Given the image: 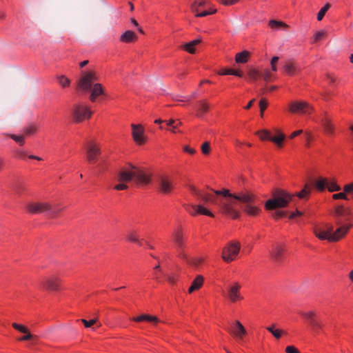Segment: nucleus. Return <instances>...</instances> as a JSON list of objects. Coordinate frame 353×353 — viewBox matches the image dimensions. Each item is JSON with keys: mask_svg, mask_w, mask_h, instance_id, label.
<instances>
[{"mask_svg": "<svg viewBox=\"0 0 353 353\" xmlns=\"http://www.w3.org/2000/svg\"><path fill=\"white\" fill-rule=\"evenodd\" d=\"M189 190L197 199L206 203L216 205L223 214L233 219L239 216L236 209L238 201L243 205L244 212L250 216H256L261 211L256 196L250 192H241L235 194L230 193L229 190L225 189L207 192L199 190L192 185L189 186Z\"/></svg>", "mask_w": 353, "mask_h": 353, "instance_id": "f257e3e1", "label": "nucleus"}, {"mask_svg": "<svg viewBox=\"0 0 353 353\" xmlns=\"http://www.w3.org/2000/svg\"><path fill=\"white\" fill-rule=\"evenodd\" d=\"M117 181L119 183L114 186L116 190H124L128 188L126 183L133 181L137 185H148L151 181L150 175L145 171L128 164L123 168L117 174Z\"/></svg>", "mask_w": 353, "mask_h": 353, "instance_id": "f03ea898", "label": "nucleus"}, {"mask_svg": "<svg viewBox=\"0 0 353 353\" xmlns=\"http://www.w3.org/2000/svg\"><path fill=\"white\" fill-rule=\"evenodd\" d=\"M98 80L96 73L88 71L82 73L78 83V89L83 92H91L90 100L94 102L98 97L103 94V89L101 83H97Z\"/></svg>", "mask_w": 353, "mask_h": 353, "instance_id": "7ed1b4c3", "label": "nucleus"}, {"mask_svg": "<svg viewBox=\"0 0 353 353\" xmlns=\"http://www.w3.org/2000/svg\"><path fill=\"white\" fill-rule=\"evenodd\" d=\"M294 195L290 194L281 190H276L273 193V198L266 201L265 208L266 210H273L277 208L285 207Z\"/></svg>", "mask_w": 353, "mask_h": 353, "instance_id": "20e7f679", "label": "nucleus"}, {"mask_svg": "<svg viewBox=\"0 0 353 353\" xmlns=\"http://www.w3.org/2000/svg\"><path fill=\"white\" fill-rule=\"evenodd\" d=\"M93 112L90 108L83 102L77 103L73 105L71 110V115L74 123H82L91 118Z\"/></svg>", "mask_w": 353, "mask_h": 353, "instance_id": "39448f33", "label": "nucleus"}, {"mask_svg": "<svg viewBox=\"0 0 353 353\" xmlns=\"http://www.w3.org/2000/svg\"><path fill=\"white\" fill-rule=\"evenodd\" d=\"M242 285L239 281H231L225 287V297L232 303L241 301L244 296L241 293Z\"/></svg>", "mask_w": 353, "mask_h": 353, "instance_id": "423d86ee", "label": "nucleus"}, {"mask_svg": "<svg viewBox=\"0 0 353 353\" xmlns=\"http://www.w3.org/2000/svg\"><path fill=\"white\" fill-rule=\"evenodd\" d=\"M241 248V243L237 241L228 242L222 250V259L228 263L234 261L237 259Z\"/></svg>", "mask_w": 353, "mask_h": 353, "instance_id": "0eeeda50", "label": "nucleus"}, {"mask_svg": "<svg viewBox=\"0 0 353 353\" xmlns=\"http://www.w3.org/2000/svg\"><path fill=\"white\" fill-rule=\"evenodd\" d=\"M274 132L276 135L272 136L270 130L263 129L256 132V134L262 141H270L274 143L279 148L283 147V142L285 139V134L278 128H274Z\"/></svg>", "mask_w": 353, "mask_h": 353, "instance_id": "6e6552de", "label": "nucleus"}, {"mask_svg": "<svg viewBox=\"0 0 353 353\" xmlns=\"http://www.w3.org/2000/svg\"><path fill=\"white\" fill-rule=\"evenodd\" d=\"M153 257L155 258L158 261V264H157L154 267L153 274H154V278L156 279H159L162 277H166L170 283L174 284L176 282L177 279L174 275H172L171 273L165 272L164 270H163V269L161 267V264L163 265L164 263V262L166 261V259H167V257H168V256L166 254H163V255L161 256V258L156 257V256H153Z\"/></svg>", "mask_w": 353, "mask_h": 353, "instance_id": "1a4fd4ad", "label": "nucleus"}, {"mask_svg": "<svg viewBox=\"0 0 353 353\" xmlns=\"http://www.w3.org/2000/svg\"><path fill=\"white\" fill-rule=\"evenodd\" d=\"M208 3L207 0H195L191 5V10L196 17H203L216 12V9L210 8L209 10H203Z\"/></svg>", "mask_w": 353, "mask_h": 353, "instance_id": "9d476101", "label": "nucleus"}, {"mask_svg": "<svg viewBox=\"0 0 353 353\" xmlns=\"http://www.w3.org/2000/svg\"><path fill=\"white\" fill-rule=\"evenodd\" d=\"M26 210L31 214H39L43 212H48L50 214L53 216L60 211L58 209L55 210L52 208L48 203L39 202L29 203L26 205Z\"/></svg>", "mask_w": 353, "mask_h": 353, "instance_id": "9b49d317", "label": "nucleus"}, {"mask_svg": "<svg viewBox=\"0 0 353 353\" xmlns=\"http://www.w3.org/2000/svg\"><path fill=\"white\" fill-rule=\"evenodd\" d=\"M289 110L294 114H310L313 108L305 101H294L289 104Z\"/></svg>", "mask_w": 353, "mask_h": 353, "instance_id": "f8f14e48", "label": "nucleus"}, {"mask_svg": "<svg viewBox=\"0 0 353 353\" xmlns=\"http://www.w3.org/2000/svg\"><path fill=\"white\" fill-rule=\"evenodd\" d=\"M61 279L58 274H52L48 276L44 277L41 281L40 285L44 289L51 291H58L59 290Z\"/></svg>", "mask_w": 353, "mask_h": 353, "instance_id": "ddd939ff", "label": "nucleus"}, {"mask_svg": "<svg viewBox=\"0 0 353 353\" xmlns=\"http://www.w3.org/2000/svg\"><path fill=\"white\" fill-rule=\"evenodd\" d=\"M132 137L136 144L141 145L146 143L148 138L145 134V129L141 124H131Z\"/></svg>", "mask_w": 353, "mask_h": 353, "instance_id": "4468645a", "label": "nucleus"}, {"mask_svg": "<svg viewBox=\"0 0 353 353\" xmlns=\"http://www.w3.org/2000/svg\"><path fill=\"white\" fill-rule=\"evenodd\" d=\"M332 226L328 224L315 225L313 228V233L319 240H327L330 242Z\"/></svg>", "mask_w": 353, "mask_h": 353, "instance_id": "2eb2a0df", "label": "nucleus"}, {"mask_svg": "<svg viewBox=\"0 0 353 353\" xmlns=\"http://www.w3.org/2000/svg\"><path fill=\"white\" fill-rule=\"evenodd\" d=\"M333 216L336 219V225H340L343 222L348 221L352 218L350 210L343 205L336 206L334 210Z\"/></svg>", "mask_w": 353, "mask_h": 353, "instance_id": "dca6fc26", "label": "nucleus"}, {"mask_svg": "<svg viewBox=\"0 0 353 353\" xmlns=\"http://www.w3.org/2000/svg\"><path fill=\"white\" fill-rule=\"evenodd\" d=\"M172 239L178 250L179 258L185 260L187 259L186 254L182 251L183 248L184 241L181 228H177L172 234Z\"/></svg>", "mask_w": 353, "mask_h": 353, "instance_id": "f3484780", "label": "nucleus"}, {"mask_svg": "<svg viewBox=\"0 0 353 353\" xmlns=\"http://www.w3.org/2000/svg\"><path fill=\"white\" fill-rule=\"evenodd\" d=\"M231 334L239 344H244V337L247 334V331L240 321H236L232 324Z\"/></svg>", "mask_w": 353, "mask_h": 353, "instance_id": "a211bd4d", "label": "nucleus"}, {"mask_svg": "<svg viewBox=\"0 0 353 353\" xmlns=\"http://www.w3.org/2000/svg\"><path fill=\"white\" fill-rule=\"evenodd\" d=\"M303 316L308 321L312 330L315 333H319L322 329V323L318 319L316 314L313 311L304 312Z\"/></svg>", "mask_w": 353, "mask_h": 353, "instance_id": "6ab92c4d", "label": "nucleus"}, {"mask_svg": "<svg viewBox=\"0 0 353 353\" xmlns=\"http://www.w3.org/2000/svg\"><path fill=\"white\" fill-rule=\"evenodd\" d=\"M158 186L160 192L170 193L174 187V178L172 176L162 175L158 180Z\"/></svg>", "mask_w": 353, "mask_h": 353, "instance_id": "aec40b11", "label": "nucleus"}, {"mask_svg": "<svg viewBox=\"0 0 353 353\" xmlns=\"http://www.w3.org/2000/svg\"><path fill=\"white\" fill-rule=\"evenodd\" d=\"M337 225L339 227L335 231H333V229L332 230L330 242L339 241L340 239H341L347 234V233L352 227V225L350 223H343Z\"/></svg>", "mask_w": 353, "mask_h": 353, "instance_id": "412c9836", "label": "nucleus"}, {"mask_svg": "<svg viewBox=\"0 0 353 353\" xmlns=\"http://www.w3.org/2000/svg\"><path fill=\"white\" fill-rule=\"evenodd\" d=\"M100 154V149L96 143L90 142L87 146V159L90 163H95Z\"/></svg>", "mask_w": 353, "mask_h": 353, "instance_id": "4be33fe9", "label": "nucleus"}, {"mask_svg": "<svg viewBox=\"0 0 353 353\" xmlns=\"http://www.w3.org/2000/svg\"><path fill=\"white\" fill-rule=\"evenodd\" d=\"M186 210L192 216L203 214L210 217L214 216V214L202 205H190L186 208Z\"/></svg>", "mask_w": 353, "mask_h": 353, "instance_id": "5701e85b", "label": "nucleus"}, {"mask_svg": "<svg viewBox=\"0 0 353 353\" xmlns=\"http://www.w3.org/2000/svg\"><path fill=\"white\" fill-rule=\"evenodd\" d=\"M285 252V247L282 244L274 245L271 250L272 257L276 261H282Z\"/></svg>", "mask_w": 353, "mask_h": 353, "instance_id": "b1692460", "label": "nucleus"}, {"mask_svg": "<svg viewBox=\"0 0 353 353\" xmlns=\"http://www.w3.org/2000/svg\"><path fill=\"white\" fill-rule=\"evenodd\" d=\"M321 123L325 132L328 134H332L334 132V126L332 123L331 119L327 114L322 117Z\"/></svg>", "mask_w": 353, "mask_h": 353, "instance_id": "393cba45", "label": "nucleus"}, {"mask_svg": "<svg viewBox=\"0 0 353 353\" xmlns=\"http://www.w3.org/2000/svg\"><path fill=\"white\" fill-rule=\"evenodd\" d=\"M137 34L131 31V30H126L124 32L120 37V41L123 43H131L137 41Z\"/></svg>", "mask_w": 353, "mask_h": 353, "instance_id": "a878e982", "label": "nucleus"}, {"mask_svg": "<svg viewBox=\"0 0 353 353\" xmlns=\"http://www.w3.org/2000/svg\"><path fill=\"white\" fill-rule=\"evenodd\" d=\"M203 277L201 275H198L192 282L191 285L188 289V293L191 294L193 292L200 289L203 284Z\"/></svg>", "mask_w": 353, "mask_h": 353, "instance_id": "bb28decb", "label": "nucleus"}, {"mask_svg": "<svg viewBox=\"0 0 353 353\" xmlns=\"http://www.w3.org/2000/svg\"><path fill=\"white\" fill-rule=\"evenodd\" d=\"M126 239L131 242L136 243L139 245H142V240H141L139 237L138 232L135 230H130L128 232L126 235Z\"/></svg>", "mask_w": 353, "mask_h": 353, "instance_id": "cd10ccee", "label": "nucleus"}, {"mask_svg": "<svg viewBox=\"0 0 353 353\" xmlns=\"http://www.w3.org/2000/svg\"><path fill=\"white\" fill-rule=\"evenodd\" d=\"M131 320L135 322H141L146 321L149 322H153L154 323H157L159 321V319L157 316H150L148 314H141L140 316L132 318Z\"/></svg>", "mask_w": 353, "mask_h": 353, "instance_id": "c85d7f7f", "label": "nucleus"}, {"mask_svg": "<svg viewBox=\"0 0 353 353\" xmlns=\"http://www.w3.org/2000/svg\"><path fill=\"white\" fill-rule=\"evenodd\" d=\"M250 53L248 50H243L235 55V61L236 63H245L248 61Z\"/></svg>", "mask_w": 353, "mask_h": 353, "instance_id": "c756f323", "label": "nucleus"}, {"mask_svg": "<svg viewBox=\"0 0 353 353\" xmlns=\"http://www.w3.org/2000/svg\"><path fill=\"white\" fill-rule=\"evenodd\" d=\"M201 40L200 39H194L190 42L186 43L183 46L184 50L190 53L194 54L196 51V46L201 43Z\"/></svg>", "mask_w": 353, "mask_h": 353, "instance_id": "7c9ffc66", "label": "nucleus"}, {"mask_svg": "<svg viewBox=\"0 0 353 353\" xmlns=\"http://www.w3.org/2000/svg\"><path fill=\"white\" fill-rule=\"evenodd\" d=\"M181 124V122L179 120L170 119L166 121V125L168 127L166 129L171 131L172 133H177L179 132L178 130V126Z\"/></svg>", "mask_w": 353, "mask_h": 353, "instance_id": "2f4dec72", "label": "nucleus"}, {"mask_svg": "<svg viewBox=\"0 0 353 353\" xmlns=\"http://www.w3.org/2000/svg\"><path fill=\"white\" fill-rule=\"evenodd\" d=\"M208 110H209L208 103L205 101H200L198 104V108H197V110H196V116L198 117H203V114L208 111Z\"/></svg>", "mask_w": 353, "mask_h": 353, "instance_id": "473e14b6", "label": "nucleus"}, {"mask_svg": "<svg viewBox=\"0 0 353 353\" xmlns=\"http://www.w3.org/2000/svg\"><path fill=\"white\" fill-rule=\"evenodd\" d=\"M220 75H234L238 77H243V73L241 71L234 69L223 68L219 72Z\"/></svg>", "mask_w": 353, "mask_h": 353, "instance_id": "72a5a7b5", "label": "nucleus"}, {"mask_svg": "<svg viewBox=\"0 0 353 353\" xmlns=\"http://www.w3.org/2000/svg\"><path fill=\"white\" fill-rule=\"evenodd\" d=\"M328 179L326 178L319 177L314 182V185L319 191H323L326 189Z\"/></svg>", "mask_w": 353, "mask_h": 353, "instance_id": "f704fd0d", "label": "nucleus"}, {"mask_svg": "<svg viewBox=\"0 0 353 353\" xmlns=\"http://www.w3.org/2000/svg\"><path fill=\"white\" fill-rule=\"evenodd\" d=\"M284 72L289 74L293 75L296 72V67L292 62L287 63L283 67Z\"/></svg>", "mask_w": 353, "mask_h": 353, "instance_id": "c9c22d12", "label": "nucleus"}, {"mask_svg": "<svg viewBox=\"0 0 353 353\" xmlns=\"http://www.w3.org/2000/svg\"><path fill=\"white\" fill-rule=\"evenodd\" d=\"M326 188L329 192H336L341 190V187L334 180L327 181V185Z\"/></svg>", "mask_w": 353, "mask_h": 353, "instance_id": "e433bc0d", "label": "nucleus"}, {"mask_svg": "<svg viewBox=\"0 0 353 353\" xmlns=\"http://www.w3.org/2000/svg\"><path fill=\"white\" fill-rule=\"evenodd\" d=\"M268 25L272 29H279L287 26L285 23L276 20H270Z\"/></svg>", "mask_w": 353, "mask_h": 353, "instance_id": "4c0bfd02", "label": "nucleus"}, {"mask_svg": "<svg viewBox=\"0 0 353 353\" xmlns=\"http://www.w3.org/2000/svg\"><path fill=\"white\" fill-rule=\"evenodd\" d=\"M330 8V4L327 3L323 7H322L321 8V10L319 11V12L317 14V17H316L318 21H321L323 19L325 13L327 12V11L329 10Z\"/></svg>", "mask_w": 353, "mask_h": 353, "instance_id": "58836bf2", "label": "nucleus"}, {"mask_svg": "<svg viewBox=\"0 0 353 353\" xmlns=\"http://www.w3.org/2000/svg\"><path fill=\"white\" fill-rule=\"evenodd\" d=\"M260 77V72L255 69L250 70L248 72V79L250 81H256Z\"/></svg>", "mask_w": 353, "mask_h": 353, "instance_id": "ea45409f", "label": "nucleus"}, {"mask_svg": "<svg viewBox=\"0 0 353 353\" xmlns=\"http://www.w3.org/2000/svg\"><path fill=\"white\" fill-rule=\"evenodd\" d=\"M310 193V188L305 185V188L299 193L296 194V196H297L299 198L303 199H306Z\"/></svg>", "mask_w": 353, "mask_h": 353, "instance_id": "a19ab883", "label": "nucleus"}, {"mask_svg": "<svg viewBox=\"0 0 353 353\" xmlns=\"http://www.w3.org/2000/svg\"><path fill=\"white\" fill-rule=\"evenodd\" d=\"M267 330L270 332H271L275 338H276V339L281 338V334H282V331L281 330L274 329V325L267 327Z\"/></svg>", "mask_w": 353, "mask_h": 353, "instance_id": "79ce46f5", "label": "nucleus"}, {"mask_svg": "<svg viewBox=\"0 0 353 353\" xmlns=\"http://www.w3.org/2000/svg\"><path fill=\"white\" fill-rule=\"evenodd\" d=\"M325 34H326V32L324 30H320V31L316 32L313 37V39H314L313 42H318V41H321V39H323L325 37Z\"/></svg>", "mask_w": 353, "mask_h": 353, "instance_id": "37998d69", "label": "nucleus"}, {"mask_svg": "<svg viewBox=\"0 0 353 353\" xmlns=\"http://www.w3.org/2000/svg\"><path fill=\"white\" fill-rule=\"evenodd\" d=\"M12 326L14 329L18 330L19 332H21V333H28V332L29 331L28 329L23 325H21V324H19V323H13L12 324Z\"/></svg>", "mask_w": 353, "mask_h": 353, "instance_id": "c03bdc74", "label": "nucleus"}, {"mask_svg": "<svg viewBox=\"0 0 353 353\" xmlns=\"http://www.w3.org/2000/svg\"><path fill=\"white\" fill-rule=\"evenodd\" d=\"M37 127L35 125H30L24 129V134L27 136L33 134L37 132Z\"/></svg>", "mask_w": 353, "mask_h": 353, "instance_id": "a18cd8bd", "label": "nucleus"}, {"mask_svg": "<svg viewBox=\"0 0 353 353\" xmlns=\"http://www.w3.org/2000/svg\"><path fill=\"white\" fill-rule=\"evenodd\" d=\"M59 83L63 87L66 88L70 85V80L65 76H60L58 77Z\"/></svg>", "mask_w": 353, "mask_h": 353, "instance_id": "49530a36", "label": "nucleus"}, {"mask_svg": "<svg viewBox=\"0 0 353 353\" xmlns=\"http://www.w3.org/2000/svg\"><path fill=\"white\" fill-rule=\"evenodd\" d=\"M201 152L204 155H208L210 152V145L208 141L204 142L201 147Z\"/></svg>", "mask_w": 353, "mask_h": 353, "instance_id": "de8ad7c7", "label": "nucleus"}, {"mask_svg": "<svg viewBox=\"0 0 353 353\" xmlns=\"http://www.w3.org/2000/svg\"><path fill=\"white\" fill-rule=\"evenodd\" d=\"M333 199H343V200H347L348 198L345 192H339L336 193L332 195Z\"/></svg>", "mask_w": 353, "mask_h": 353, "instance_id": "09e8293b", "label": "nucleus"}, {"mask_svg": "<svg viewBox=\"0 0 353 353\" xmlns=\"http://www.w3.org/2000/svg\"><path fill=\"white\" fill-rule=\"evenodd\" d=\"M261 75L265 81H267V82L271 81L272 73L269 70H265Z\"/></svg>", "mask_w": 353, "mask_h": 353, "instance_id": "8fccbe9b", "label": "nucleus"}, {"mask_svg": "<svg viewBox=\"0 0 353 353\" xmlns=\"http://www.w3.org/2000/svg\"><path fill=\"white\" fill-rule=\"evenodd\" d=\"M267 105H268V103H267V102H266V101L265 99H262L260 100L259 108H260L261 116V117H263V112L266 109Z\"/></svg>", "mask_w": 353, "mask_h": 353, "instance_id": "3c124183", "label": "nucleus"}, {"mask_svg": "<svg viewBox=\"0 0 353 353\" xmlns=\"http://www.w3.org/2000/svg\"><path fill=\"white\" fill-rule=\"evenodd\" d=\"M11 138L14 140L17 143H19L21 145L23 144V136L22 135H11Z\"/></svg>", "mask_w": 353, "mask_h": 353, "instance_id": "603ef678", "label": "nucleus"}, {"mask_svg": "<svg viewBox=\"0 0 353 353\" xmlns=\"http://www.w3.org/2000/svg\"><path fill=\"white\" fill-rule=\"evenodd\" d=\"M81 321L83 323L85 327H90L97 322V319H92L89 321L81 319Z\"/></svg>", "mask_w": 353, "mask_h": 353, "instance_id": "864d4df0", "label": "nucleus"}, {"mask_svg": "<svg viewBox=\"0 0 353 353\" xmlns=\"http://www.w3.org/2000/svg\"><path fill=\"white\" fill-rule=\"evenodd\" d=\"M285 352L287 353H299V350L293 345L287 346Z\"/></svg>", "mask_w": 353, "mask_h": 353, "instance_id": "5fc2aeb1", "label": "nucleus"}, {"mask_svg": "<svg viewBox=\"0 0 353 353\" xmlns=\"http://www.w3.org/2000/svg\"><path fill=\"white\" fill-rule=\"evenodd\" d=\"M183 151L190 154H194L196 153V150L192 148H190L189 145L184 146Z\"/></svg>", "mask_w": 353, "mask_h": 353, "instance_id": "6e6d98bb", "label": "nucleus"}, {"mask_svg": "<svg viewBox=\"0 0 353 353\" xmlns=\"http://www.w3.org/2000/svg\"><path fill=\"white\" fill-rule=\"evenodd\" d=\"M345 193H350L353 191V183L345 185L343 188Z\"/></svg>", "mask_w": 353, "mask_h": 353, "instance_id": "4d7b16f0", "label": "nucleus"}, {"mask_svg": "<svg viewBox=\"0 0 353 353\" xmlns=\"http://www.w3.org/2000/svg\"><path fill=\"white\" fill-rule=\"evenodd\" d=\"M26 334L19 339L20 341H28L32 338V335L28 331V333H25Z\"/></svg>", "mask_w": 353, "mask_h": 353, "instance_id": "13d9d810", "label": "nucleus"}, {"mask_svg": "<svg viewBox=\"0 0 353 353\" xmlns=\"http://www.w3.org/2000/svg\"><path fill=\"white\" fill-rule=\"evenodd\" d=\"M303 132V130H296L294 132H293L290 136H289V138L292 139L294 138H295L296 137L300 135L301 133Z\"/></svg>", "mask_w": 353, "mask_h": 353, "instance_id": "bf43d9fd", "label": "nucleus"}, {"mask_svg": "<svg viewBox=\"0 0 353 353\" xmlns=\"http://www.w3.org/2000/svg\"><path fill=\"white\" fill-rule=\"evenodd\" d=\"M131 22H132V23L134 26L137 27L138 30L139 31V32H141V33H142V34L143 33V30L141 29V27H139V23H138V22H137L134 19H131Z\"/></svg>", "mask_w": 353, "mask_h": 353, "instance_id": "052dcab7", "label": "nucleus"}, {"mask_svg": "<svg viewBox=\"0 0 353 353\" xmlns=\"http://www.w3.org/2000/svg\"><path fill=\"white\" fill-rule=\"evenodd\" d=\"M204 259L203 257H198L194 259V263L195 265H199L203 263Z\"/></svg>", "mask_w": 353, "mask_h": 353, "instance_id": "680f3d73", "label": "nucleus"}, {"mask_svg": "<svg viewBox=\"0 0 353 353\" xmlns=\"http://www.w3.org/2000/svg\"><path fill=\"white\" fill-rule=\"evenodd\" d=\"M301 214H302L301 212L296 210L295 212L292 213V214L290 215V218L293 219V218H295L296 216H301Z\"/></svg>", "mask_w": 353, "mask_h": 353, "instance_id": "e2e57ef3", "label": "nucleus"}, {"mask_svg": "<svg viewBox=\"0 0 353 353\" xmlns=\"http://www.w3.org/2000/svg\"><path fill=\"white\" fill-rule=\"evenodd\" d=\"M305 136L307 143L309 144V143L311 140V134L309 132H305Z\"/></svg>", "mask_w": 353, "mask_h": 353, "instance_id": "0e129e2a", "label": "nucleus"}, {"mask_svg": "<svg viewBox=\"0 0 353 353\" xmlns=\"http://www.w3.org/2000/svg\"><path fill=\"white\" fill-rule=\"evenodd\" d=\"M254 101V99L250 101L249 103L247 104V105L245 107V109H246V110L250 109L252 106Z\"/></svg>", "mask_w": 353, "mask_h": 353, "instance_id": "69168bd1", "label": "nucleus"}, {"mask_svg": "<svg viewBox=\"0 0 353 353\" xmlns=\"http://www.w3.org/2000/svg\"><path fill=\"white\" fill-rule=\"evenodd\" d=\"M279 60V57H273L271 59V62L270 63H274V64H276V62L278 61Z\"/></svg>", "mask_w": 353, "mask_h": 353, "instance_id": "338daca9", "label": "nucleus"}, {"mask_svg": "<svg viewBox=\"0 0 353 353\" xmlns=\"http://www.w3.org/2000/svg\"><path fill=\"white\" fill-rule=\"evenodd\" d=\"M348 277L351 282L353 283V270L349 272Z\"/></svg>", "mask_w": 353, "mask_h": 353, "instance_id": "774afa93", "label": "nucleus"}]
</instances>
